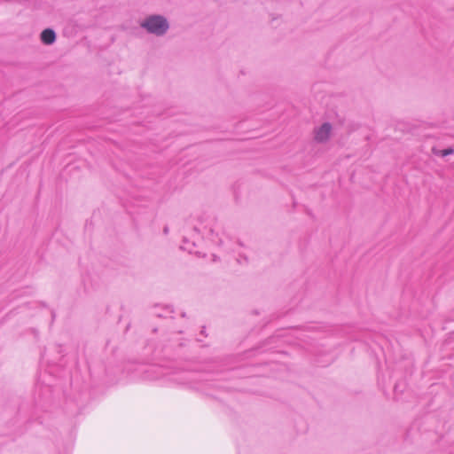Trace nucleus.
<instances>
[{"label": "nucleus", "mask_w": 454, "mask_h": 454, "mask_svg": "<svg viewBox=\"0 0 454 454\" xmlns=\"http://www.w3.org/2000/svg\"><path fill=\"white\" fill-rule=\"evenodd\" d=\"M217 228L216 223H211L210 226H194L192 229V240L189 239L188 235H184L181 245V249L187 251L190 254H196L200 255V253L196 249L200 242L201 236H207L214 243L221 244L222 239L219 237L218 232H215Z\"/></svg>", "instance_id": "nucleus-1"}, {"label": "nucleus", "mask_w": 454, "mask_h": 454, "mask_svg": "<svg viewBox=\"0 0 454 454\" xmlns=\"http://www.w3.org/2000/svg\"><path fill=\"white\" fill-rule=\"evenodd\" d=\"M40 38L44 44L50 45L55 42L56 34L51 28H46L41 33Z\"/></svg>", "instance_id": "nucleus-5"}, {"label": "nucleus", "mask_w": 454, "mask_h": 454, "mask_svg": "<svg viewBox=\"0 0 454 454\" xmlns=\"http://www.w3.org/2000/svg\"><path fill=\"white\" fill-rule=\"evenodd\" d=\"M140 27L149 34L162 36L169 29V23L164 16L153 14L145 17L140 23Z\"/></svg>", "instance_id": "nucleus-2"}, {"label": "nucleus", "mask_w": 454, "mask_h": 454, "mask_svg": "<svg viewBox=\"0 0 454 454\" xmlns=\"http://www.w3.org/2000/svg\"><path fill=\"white\" fill-rule=\"evenodd\" d=\"M432 153H433V154H434L436 156H441V157L444 158V157L453 154L454 149L452 147H448V148H445L442 150H439L436 147H433Z\"/></svg>", "instance_id": "nucleus-6"}, {"label": "nucleus", "mask_w": 454, "mask_h": 454, "mask_svg": "<svg viewBox=\"0 0 454 454\" xmlns=\"http://www.w3.org/2000/svg\"><path fill=\"white\" fill-rule=\"evenodd\" d=\"M332 129H333V127L330 122H328V121L324 122L320 127L315 129L314 139L317 143L327 142L330 138V134H331Z\"/></svg>", "instance_id": "nucleus-4"}, {"label": "nucleus", "mask_w": 454, "mask_h": 454, "mask_svg": "<svg viewBox=\"0 0 454 454\" xmlns=\"http://www.w3.org/2000/svg\"><path fill=\"white\" fill-rule=\"evenodd\" d=\"M169 380L178 384L189 385L194 388H200L196 386L195 381L199 380L197 374L189 372H175L169 376Z\"/></svg>", "instance_id": "nucleus-3"}]
</instances>
